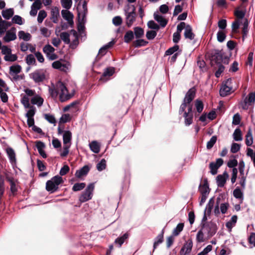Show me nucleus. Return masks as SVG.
Instances as JSON below:
<instances>
[{
	"mask_svg": "<svg viewBox=\"0 0 255 255\" xmlns=\"http://www.w3.org/2000/svg\"><path fill=\"white\" fill-rule=\"evenodd\" d=\"M49 92L52 97L56 98L59 95V99L62 102H65L71 98V96L68 93V90L63 83L58 82L55 86L49 89Z\"/></svg>",
	"mask_w": 255,
	"mask_h": 255,
	"instance_id": "nucleus-1",
	"label": "nucleus"
},
{
	"mask_svg": "<svg viewBox=\"0 0 255 255\" xmlns=\"http://www.w3.org/2000/svg\"><path fill=\"white\" fill-rule=\"evenodd\" d=\"M72 133L69 130H65L63 133V149H60V156H66L69 152V148L71 145Z\"/></svg>",
	"mask_w": 255,
	"mask_h": 255,
	"instance_id": "nucleus-2",
	"label": "nucleus"
},
{
	"mask_svg": "<svg viewBox=\"0 0 255 255\" xmlns=\"http://www.w3.org/2000/svg\"><path fill=\"white\" fill-rule=\"evenodd\" d=\"M63 182V180L61 176L58 175L55 176L47 181L46 189L48 191L53 193L58 189L59 185Z\"/></svg>",
	"mask_w": 255,
	"mask_h": 255,
	"instance_id": "nucleus-3",
	"label": "nucleus"
},
{
	"mask_svg": "<svg viewBox=\"0 0 255 255\" xmlns=\"http://www.w3.org/2000/svg\"><path fill=\"white\" fill-rule=\"evenodd\" d=\"M135 7L133 5L128 4L125 8L126 23L128 27H130L135 20Z\"/></svg>",
	"mask_w": 255,
	"mask_h": 255,
	"instance_id": "nucleus-4",
	"label": "nucleus"
},
{
	"mask_svg": "<svg viewBox=\"0 0 255 255\" xmlns=\"http://www.w3.org/2000/svg\"><path fill=\"white\" fill-rule=\"evenodd\" d=\"M24 93L20 95L21 97V103L25 109H27L30 107L29 103V97L34 96L35 94V91L30 89L29 88H26L24 90Z\"/></svg>",
	"mask_w": 255,
	"mask_h": 255,
	"instance_id": "nucleus-5",
	"label": "nucleus"
},
{
	"mask_svg": "<svg viewBox=\"0 0 255 255\" xmlns=\"http://www.w3.org/2000/svg\"><path fill=\"white\" fill-rule=\"evenodd\" d=\"M60 37L65 43H69L71 40H73L74 44L77 45L78 43V36L75 30H71L70 33L66 32H62L60 34Z\"/></svg>",
	"mask_w": 255,
	"mask_h": 255,
	"instance_id": "nucleus-6",
	"label": "nucleus"
},
{
	"mask_svg": "<svg viewBox=\"0 0 255 255\" xmlns=\"http://www.w3.org/2000/svg\"><path fill=\"white\" fill-rule=\"evenodd\" d=\"M94 187V183L90 184L79 197V201L81 202H85L91 199L93 196Z\"/></svg>",
	"mask_w": 255,
	"mask_h": 255,
	"instance_id": "nucleus-7",
	"label": "nucleus"
},
{
	"mask_svg": "<svg viewBox=\"0 0 255 255\" xmlns=\"http://www.w3.org/2000/svg\"><path fill=\"white\" fill-rule=\"evenodd\" d=\"M21 71V67L19 65H14L9 67V74L14 81L22 79L23 76L18 75Z\"/></svg>",
	"mask_w": 255,
	"mask_h": 255,
	"instance_id": "nucleus-8",
	"label": "nucleus"
},
{
	"mask_svg": "<svg viewBox=\"0 0 255 255\" xmlns=\"http://www.w3.org/2000/svg\"><path fill=\"white\" fill-rule=\"evenodd\" d=\"M43 51L48 59L54 60L57 58V55L54 53L55 49L50 45L47 44L43 48Z\"/></svg>",
	"mask_w": 255,
	"mask_h": 255,
	"instance_id": "nucleus-9",
	"label": "nucleus"
},
{
	"mask_svg": "<svg viewBox=\"0 0 255 255\" xmlns=\"http://www.w3.org/2000/svg\"><path fill=\"white\" fill-rule=\"evenodd\" d=\"M16 28L12 27L9 30L5 31V34L3 37V40L5 42H9L16 39Z\"/></svg>",
	"mask_w": 255,
	"mask_h": 255,
	"instance_id": "nucleus-10",
	"label": "nucleus"
},
{
	"mask_svg": "<svg viewBox=\"0 0 255 255\" xmlns=\"http://www.w3.org/2000/svg\"><path fill=\"white\" fill-rule=\"evenodd\" d=\"M231 79H228L220 89V94L222 97H225L231 93L232 87L230 86Z\"/></svg>",
	"mask_w": 255,
	"mask_h": 255,
	"instance_id": "nucleus-11",
	"label": "nucleus"
},
{
	"mask_svg": "<svg viewBox=\"0 0 255 255\" xmlns=\"http://www.w3.org/2000/svg\"><path fill=\"white\" fill-rule=\"evenodd\" d=\"M30 77L35 82H41L45 79V72L43 70H36L30 74Z\"/></svg>",
	"mask_w": 255,
	"mask_h": 255,
	"instance_id": "nucleus-12",
	"label": "nucleus"
},
{
	"mask_svg": "<svg viewBox=\"0 0 255 255\" xmlns=\"http://www.w3.org/2000/svg\"><path fill=\"white\" fill-rule=\"evenodd\" d=\"M223 164V160L221 158H218L216 162H213L210 163L209 167L210 172L213 175L217 173L218 168Z\"/></svg>",
	"mask_w": 255,
	"mask_h": 255,
	"instance_id": "nucleus-13",
	"label": "nucleus"
},
{
	"mask_svg": "<svg viewBox=\"0 0 255 255\" xmlns=\"http://www.w3.org/2000/svg\"><path fill=\"white\" fill-rule=\"evenodd\" d=\"M207 227H202V228L198 231L196 236V239L198 242H203L205 241V240L208 239L209 238L207 234Z\"/></svg>",
	"mask_w": 255,
	"mask_h": 255,
	"instance_id": "nucleus-14",
	"label": "nucleus"
},
{
	"mask_svg": "<svg viewBox=\"0 0 255 255\" xmlns=\"http://www.w3.org/2000/svg\"><path fill=\"white\" fill-rule=\"evenodd\" d=\"M69 66V63L62 62L61 61H54L52 64V66L53 68L59 69L63 71H66L68 70Z\"/></svg>",
	"mask_w": 255,
	"mask_h": 255,
	"instance_id": "nucleus-15",
	"label": "nucleus"
},
{
	"mask_svg": "<svg viewBox=\"0 0 255 255\" xmlns=\"http://www.w3.org/2000/svg\"><path fill=\"white\" fill-rule=\"evenodd\" d=\"M192 107L191 105L188 106V112H185L183 117L185 118V123L186 125L189 126L192 123L193 114L192 113Z\"/></svg>",
	"mask_w": 255,
	"mask_h": 255,
	"instance_id": "nucleus-16",
	"label": "nucleus"
},
{
	"mask_svg": "<svg viewBox=\"0 0 255 255\" xmlns=\"http://www.w3.org/2000/svg\"><path fill=\"white\" fill-rule=\"evenodd\" d=\"M228 178L229 175L226 171L223 174L218 175L216 177L217 185L219 187H223Z\"/></svg>",
	"mask_w": 255,
	"mask_h": 255,
	"instance_id": "nucleus-17",
	"label": "nucleus"
},
{
	"mask_svg": "<svg viewBox=\"0 0 255 255\" xmlns=\"http://www.w3.org/2000/svg\"><path fill=\"white\" fill-rule=\"evenodd\" d=\"M218 202L219 201L220 199L218 198ZM229 204L228 203H223L221 204L220 205V211L219 210V205L218 203H217V205L216 206L215 209H214V213L218 215L220 213V212L223 214H225L228 208H229Z\"/></svg>",
	"mask_w": 255,
	"mask_h": 255,
	"instance_id": "nucleus-18",
	"label": "nucleus"
},
{
	"mask_svg": "<svg viewBox=\"0 0 255 255\" xmlns=\"http://www.w3.org/2000/svg\"><path fill=\"white\" fill-rule=\"evenodd\" d=\"M203 227H207V235L208 237L211 238L212 237L217 231V227L215 224L210 223L206 225H204Z\"/></svg>",
	"mask_w": 255,
	"mask_h": 255,
	"instance_id": "nucleus-19",
	"label": "nucleus"
},
{
	"mask_svg": "<svg viewBox=\"0 0 255 255\" xmlns=\"http://www.w3.org/2000/svg\"><path fill=\"white\" fill-rule=\"evenodd\" d=\"M196 90L195 88H191L186 93L184 99L185 102L190 104L191 101L194 99L195 96Z\"/></svg>",
	"mask_w": 255,
	"mask_h": 255,
	"instance_id": "nucleus-20",
	"label": "nucleus"
},
{
	"mask_svg": "<svg viewBox=\"0 0 255 255\" xmlns=\"http://www.w3.org/2000/svg\"><path fill=\"white\" fill-rule=\"evenodd\" d=\"M61 14L63 18L67 20L69 24H72L73 23V15L70 11L67 9L62 10Z\"/></svg>",
	"mask_w": 255,
	"mask_h": 255,
	"instance_id": "nucleus-21",
	"label": "nucleus"
},
{
	"mask_svg": "<svg viewBox=\"0 0 255 255\" xmlns=\"http://www.w3.org/2000/svg\"><path fill=\"white\" fill-rule=\"evenodd\" d=\"M30 101L32 104L36 105L39 107L43 105L44 102L43 99L39 95H37L35 93L34 96H33V97L31 98Z\"/></svg>",
	"mask_w": 255,
	"mask_h": 255,
	"instance_id": "nucleus-22",
	"label": "nucleus"
},
{
	"mask_svg": "<svg viewBox=\"0 0 255 255\" xmlns=\"http://www.w3.org/2000/svg\"><path fill=\"white\" fill-rule=\"evenodd\" d=\"M154 18L162 27H165L167 23V20L163 16L159 15L158 12L154 13Z\"/></svg>",
	"mask_w": 255,
	"mask_h": 255,
	"instance_id": "nucleus-23",
	"label": "nucleus"
},
{
	"mask_svg": "<svg viewBox=\"0 0 255 255\" xmlns=\"http://www.w3.org/2000/svg\"><path fill=\"white\" fill-rule=\"evenodd\" d=\"M18 36L20 40H23L25 41H29L31 38V34L28 32L20 30L18 32Z\"/></svg>",
	"mask_w": 255,
	"mask_h": 255,
	"instance_id": "nucleus-24",
	"label": "nucleus"
},
{
	"mask_svg": "<svg viewBox=\"0 0 255 255\" xmlns=\"http://www.w3.org/2000/svg\"><path fill=\"white\" fill-rule=\"evenodd\" d=\"M184 36L186 38L192 40L194 38V34L192 32L191 27L189 25H187L185 27Z\"/></svg>",
	"mask_w": 255,
	"mask_h": 255,
	"instance_id": "nucleus-25",
	"label": "nucleus"
},
{
	"mask_svg": "<svg viewBox=\"0 0 255 255\" xmlns=\"http://www.w3.org/2000/svg\"><path fill=\"white\" fill-rule=\"evenodd\" d=\"M45 147L44 144L41 141H38L36 143V147L39 153L43 158H46L47 155L46 153L44 150V148Z\"/></svg>",
	"mask_w": 255,
	"mask_h": 255,
	"instance_id": "nucleus-26",
	"label": "nucleus"
},
{
	"mask_svg": "<svg viewBox=\"0 0 255 255\" xmlns=\"http://www.w3.org/2000/svg\"><path fill=\"white\" fill-rule=\"evenodd\" d=\"M89 169L87 166H85L76 172L75 176L77 178H81L86 175L89 172Z\"/></svg>",
	"mask_w": 255,
	"mask_h": 255,
	"instance_id": "nucleus-27",
	"label": "nucleus"
},
{
	"mask_svg": "<svg viewBox=\"0 0 255 255\" xmlns=\"http://www.w3.org/2000/svg\"><path fill=\"white\" fill-rule=\"evenodd\" d=\"M11 23L6 21H1L0 22V36L4 33L7 28L10 26Z\"/></svg>",
	"mask_w": 255,
	"mask_h": 255,
	"instance_id": "nucleus-28",
	"label": "nucleus"
},
{
	"mask_svg": "<svg viewBox=\"0 0 255 255\" xmlns=\"http://www.w3.org/2000/svg\"><path fill=\"white\" fill-rule=\"evenodd\" d=\"M115 42L114 41H111L109 42L108 44L103 46L99 50V54L101 55L102 56L104 55L106 53L108 49L113 46Z\"/></svg>",
	"mask_w": 255,
	"mask_h": 255,
	"instance_id": "nucleus-29",
	"label": "nucleus"
},
{
	"mask_svg": "<svg viewBox=\"0 0 255 255\" xmlns=\"http://www.w3.org/2000/svg\"><path fill=\"white\" fill-rule=\"evenodd\" d=\"M91 150L95 153H98L100 150V145L96 141H93L89 144Z\"/></svg>",
	"mask_w": 255,
	"mask_h": 255,
	"instance_id": "nucleus-30",
	"label": "nucleus"
},
{
	"mask_svg": "<svg viewBox=\"0 0 255 255\" xmlns=\"http://www.w3.org/2000/svg\"><path fill=\"white\" fill-rule=\"evenodd\" d=\"M51 19L53 22H57V18L59 15V10L57 7H54L51 10Z\"/></svg>",
	"mask_w": 255,
	"mask_h": 255,
	"instance_id": "nucleus-31",
	"label": "nucleus"
},
{
	"mask_svg": "<svg viewBox=\"0 0 255 255\" xmlns=\"http://www.w3.org/2000/svg\"><path fill=\"white\" fill-rule=\"evenodd\" d=\"M6 153L8 156L11 162L13 163L16 161L15 154L14 150L10 147L7 148L6 149Z\"/></svg>",
	"mask_w": 255,
	"mask_h": 255,
	"instance_id": "nucleus-32",
	"label": "nucleus"
},
{
	"mask_svg": "<svg viewBox=\"0 0 255 255\" xmlns=\"http://www.w3.org/2000/svg\"><path fill=\"white\" fill-rule=\"evenodd\" d=\"M163 234L164 231L162 230L160 234H159L157 237L155 238V241L153 244V248L155 249L157 246L161 244L163 240Z\"/></svg>",
	"mask_w": 255,
	"mask_h": 255,
	"instance_id": "nucleus-33",
	"label": "nucleus"
},
{
	"mask_svg": "<svg viewBox=\"0 0 255 255\" xmlns=\"http://www.w3.org/2000/svg\"><path fill=\"white\" fill-rule=\"evenodd\" d=\"M14 13V11L12 8H9L2 11V16L6 19H9Z\"/></svg>",
	"mask_w": 255,
	"mask_h": 255,
	"instance_id": "nucleus-34",
	"label": "nucleus"
},
{
	"mask_svg": "<svg viewBox=\"0 0 255 255\" xmlns=\"http://www.w3.org/2000/svg\"><path fill=\"white\" fill-rule=\"evenodd\" d=\"M237 221V217L233 216L232 217L231 220L226 223L227 228L231 231L232 228L235 226Z\"/></svg>",
	"mask_w": 255,
	"mask_h": 255,
	"instance_id": "nucleus-35",
	"label": "nucleus"
},
{
	"mask_svg": "<svg viewBox=\"0 0 255 255\" xmlns=\"http://www.w3.org/2000/svg\"><path fill=\"white\" fill-rule=\"evenodd\" d=\"M253 142V138L251 129L249 130L246 136V143L248 146H251Z\"/></svg>",
	"mask_w": 255,
	"mask_h": 255,
	"instance_id": "nucleus-36",
	"label": "nucleus"
},
{
	"mask_svg": "<svg viewBox=\"0 0 255 255\" xmlns=\"http://www.w3.org/2000/svg\"><path fill=\"white\" fill-rule=\"evenodd\" d=\"M199 191L202 195L208 196L209 193V188L206 184L200 186Z\"/></svg>",
	"mask_w": 255,
	"mask_h": 255,
	"instance_id": "nucleus-37",
	"label": "nucleus"
},
{
	"mask_svg": "<svg viewBox=\"0 0 255 255\" xmlns=\"http://www.w3.org/2000/svg\"><path fill=\"white\" fill-rule=\"evenodd\" d=\"M184 227L183 223H179L177 225L176 227L174 229L172 232V236H177L183 230Z\"/></svg>",
	"mask_w": 255,
	"mask_h": 255,
	"instance_id": "nucleus-38",
	"label": "nucleus"
},
{
	"mask_svg": "<svg viewBox=\"0 0 255 255\" xmlns=\"http://www.w3.org/2000/svg\"><path fill=\"white\" fill-rule=\"evenodd\" d=\"M12 22L13 23L21 25L24 23V20L19 15H15L12 18Z\"/></svg>",
	"mask_w": 255,
	"mask_h": 255,
	"instance_id": "nucleus-39",
	"label": "nucleus"
},
{
	"mask_svg": "<svg viewBox=\"0 0 255 255\" xmlns=\"http://www.w3.org/2000/svg\"><path fill=\"white\" fill-rule=\"evenodd\" d=\"M192 247V242L191 241H188L185 244L183 247L182 248V251L184 252L185 254L188 253L191 251Z\"/></svg>",
	"mask_w": 255,
	"mask_h": 255,
	"instance_id": "nucleus-40",
	"label": "nucleus"
},
{
	"mask_svg": "<svg viewBox=\"0 0 255 255\" xmlns=\"http://www.w3.org/2000/svg\"><path fill=\"white\" fill-rule=\"evenodd\" d=\"M233 137L236 141H241L243 139L242 132L239 128H237L234 132Z\"/></svg>",
	"mask_w": 255,
	"mask_h": 255,
	"instance_id": "nucleus-41",
	"label": "nucleus"
},
{
	"mask_svg": "<svg viewBox=\"0 0 255 255\" xmlns=\"http://www.w3.org/2000/svg\"><path fill=\"white\" fill-rule=\"evenodd\" d=\"M195 106L197 111L199 113H201L204 107L202 102L200 100H196L195 101Z\"/></svg>",
	"mask_w": 255,
	"mask_h": 255,
	"instance_id": "nucleus-42",
	"label": "nucleus"
},
{
	"mask_svg": "<svg viewBox=\"0 0 255 255\" xmlns=\"http://www.w3.org/2000/svg\"><path fill=\"white\" fill-rule=\"evenodd\" d=\"M248 25L249 22L248 20L245 19L243 23V39L244 40L247 35L248 32Z\"/></svg>",
	"mask_w": 255,
	"mask_h": 255,
	"instance_id": "nucleus-43",
	"label": "nucleus"
},
{
	"mask_svg": "<svg viewBox=\"0 0 255 255\" xmlns=\"http://www.w3.org/2000/svg\"><path fill=\"white\" fill-rule=\"evenodd\" d=\"M47 16V13L44 10H41L39 11L38 17L37 21L38 23H41L42 22L43 19Z\"/></svg>",
	"mask_w": 255,
	"mask_h": 255,
	"instance_id": "nucleus-44",
	"label": "nucleus"
},
{
	"mask_svg": "<svg viewBox=\"0 0 255 255\" xmlns=\"http://www.w3.org/2000/svg\"><path fill=\"white\" fill-rule=\"evenodd\" d=\"M133 38V33L132 31L127 32L124 36V40L126 43L129 42Z\"/></svg>",
	"mask_w": 255,
	"mask_h": 255,
	"instance_id": "nucleus-45",
	"label": "nucleus"
},
{
	"mask_svg": "<svg viewBox=\"0 0 255 255\" xmlns=\"http://www.w3.org/2000/svg\"><path fill=\"white\" fill-rule=\"evenodd\" d=\"M17 59V57L15 54H11V52L8 55L4 56V59L6 61L14 62Z\"/></svg>",
	"mask_w": 255,
	"mask_h": 255,
	"instance_id": "nucleus-46",
	"label": "nucleus"
},
{
	"mask_svg": "<svg viewBox=\"0 0 255 255\" xmlns=\"http://www.w3.org/2000/svg\"><path fill=\"white\" fill-rule=\"evenodd\" d=\"M234 196L237 198L243 200V193L241 191V189L239 188H236L234 190L233 192Z\"/></svg>",
	"mask_w": 255,
	"mask_h": 255,
	"instance_id": "nucleus-47",
	"label": "nucleus"
},
{
	"mask_svg": "<svg viewBox=\"0 0 255 255\" xmlns=\"http://www.w3.org/2000/svg\"><path fill=\"white\" fill-rule=\"evenodd\" d=\"M214 204V201L213 198H212L209 200V202L206 206V209L205 210V212H207L208 214L210 213L211 210L213 207Z\"/></svg>",
	"mask_w": 255,
	"mask_h": 255,
	"instance_id": "nucleus-48",
	"label": "nucleus"
},
{
	"mask_svg": "<svg viewBox=\"0 0 255 255\" xmlns=\"http://www.w3.org/2000/svg\"><path fill=\"white\" fill-rule=\"evenodd\" d=\"M61 3L62 6L67 9H68L71 8L72 4V0H61Z\"/></svg>",
	"mask_w": 255,
	"mask_h": 255,
	"instance_id": "nucleus-49",
	"label": "nucleus"
},
{
	"mask_svg": "<svg viewBox=\"0 0 255 255\" xmlns=\"http://www.w3.org/2000/svg\"><path fill=\"white\" fill-rule=\"evenodd\" d=\"M85 186L86 184L84 183H76L73 185L72 189L74 191H80L84 189Z\"/></svg>",
	"mask_w": 255,
	"mask_h": 255,
	"instance_id": "nucleus-50",
	"label": "nucleus"
},
{
	"mask_svg": "<svg viewBox=\"0 0 255 255\" xmlns=\"http://www.w3.org/2000/svg\"><path fill=\"white\" fill-rule=\"evenodd\" d=\"M244 167H245V164L244 162L242 161V162H240L239 164V171L241 174L243 175L242 176V179H243V183H242V186L245 185V177L244 176Z\"/></svg>",
	"mask_w": 255,
	"mask_h": 255,
	"instance_id": "nucleus-51",
	"label": "nucleus"
},
{
	"mask_svg": "<svg viewBox=\"0 0 255 255\" xmlns=\"http://www.w3.org/2000/svg\"><path fill=\"white\" fill-rule=\"evenodd\" d=\"M29 110L26 114V117L29 118H33L36 112V109L34 107L30 105Z\"/></svg>",
	"mask_w": 255,
	"mask_h": 255,
	"instance_id": "nucleus-52",
	"label": "nucleus"
},
{
	"mask_svg": "<svg viewBox=\"0 0 255 255\" xmlns=\"http://www.w3.org/2000/svg\"><path fill=\"white\" fill-rule=\"evenodd\" d=\"M134 34L136 38H140L142 36L144 31L142 28L139 27H136L134 28Z\"/></svg>",
	"mask_w": 255,
	"mask_h": 255,
	"instance_id": "nucleus-53",
	"label": "nucleus"
},
{
	"mask_svg": "<svg viewBox=\"0 0 255 255\" xmlns=\"http://www.w3.org/2000/svg\"><path fill=\"white\" fill-rule=\"evenodd\" d=\"M106 167V161L105 159H103L97 165V169L98 171H101L105 169Z\"/></svg>",
	"mask_w": 255,
	"mask_h": 255,
	"instance_id": "nucleus-54",
	"label": "nucleus"
},
{
	"mask_svg": "<svg viewBox=\"0 0 255 255\" xmlns=\"http://www.w3.org/2000/svg\"><path fill=\"white\" fill-rule=\"evenodd\" d=\"M26 63L29 65H34L35 63L34 56L32 54L28 55L26 57Z\"/></svg>",
	"mask_w": 255,
	"mask_h": 255,
	"instance_id": "nucleus-55",
	"label": "nucleus"
},
{
	"mask_svg": "<svg viewBox=\"0 0 255 255\" xmlns=\"http://www.w3.org/2000/svg\"><path fill=\"white\" fill-rule=\"evenodd\" d=\"M128 238V235L127 234H125L122 237L120 238H117L115 240V243L118 244L120 246L124 243L125 240H126Z\"/></svg>",
	"mask_w": 255,
	"mask_h": 255,
	"instance_id": "nucleus-56",
	"label": "nucleus"
},
{
	"mask_svg": "<svg viewBox=\"0 0 255 255\" xmlns=\"http://www.w3.org/2000/svg\"><path fill=\"white\" fill-rule=\"evenodd\" d=\"M217 40L220 42H223L226 38V34L223 31H219L217 34Z\"/></svg>",
	"mask_w": 255,
	"mask_h": 255,
	"instance_id": "nucleus-57",
	"label": "nucleus"
},
{
	"mask_svg": "<svg viewBox=\"0 0 255 255\" xmlns=\"http://www.w3.org/2000/svg\"><path fill=\"white\" fill-rule=\"evenodd\" d=\"M115 70L114 68H107L103 73V77L111 76L114 73Z\"/></svg>",
	"mask_w": 255,
	"mask_h": 255,
	"instance_id": "nucleus-58",
	"label": "nucleus"
},
{
	"mask_svg": "<svg viewBox=\"0 0 255 255\" xmlns=\"http://www.w3.org/2000/svg\"><path fill=\"white\" fill-rule=\"evenodd\" d=\"M240 27V22L239 20H236L232 23V31L234 33H237L239 30V28Z\"/></svg>",
	"mask_w": 255,
	"mask_h": 255,
	"instance_id": "nucleus-59",
	"label": "nucleus"
},
{
	"mask_svg": "<svg viewBox=\"0 0 255 255\" xmlns=\"http://www.w3.org/2000/svg\"><path fill=\"white\" fill-rule=\"evenodd\" d=\"M217 140V137L215 136H213L210 140L207 143V147L208 149L211 148L215 144Z\"/></svg>",
	"mask_w": 255,
	"mask_h": 255,
	"instance_id": "nucleus-60",
	"label": "nucleus"
},
{
	"mask_svg": "<svg viewBox=\"0 0 255 255\" xmlns=\"http://www.w3.org/2000/svg\"><path fill=\"white\" fill-rule=\"evenodd\" d=\"M112 21L115 26H119L122 23V18L120 16H117L113 18Z\"/></svg>",
	"mask_w": 255,
	"mask_h": 255,
	"instance_id": "nucleus-61",
	"label": "nucleus"
},
{
	"mask_svg": "<svg viewBox=\"0 0 255 255\" xmlns=\"http://www.w3.org/2000/svg\"><path fill=\"white\" fill-rule=\"evenodd\" d=\"M41 34L44 37H49L50 35V31L46 27H41L40 29Z\"/></svg>",
	"mask_w": 255,
	"mask_h": 255,
	"instance_id": "nucleus-62",
	"label": "nucleus"
},
{
	"mask_svg": "<svg viewBox=\"0 0 255 255\" xmlns=\"http://www.w3.org/2000/svg\"><path fill=\"white\" fill-rule=\"evenodd\" d=\"M157 33L155 31L150 30L146 32V36L149 40L153 39L156 35Z\"/></svg>",
	"mask_w": 255,
	"mask_h": 255,
	"instance_id": "nucleus-63",
	"label": "nucleus"
},
{
	"mask_svg": "<svg viewBox=\"0 0 255 255\" xmlns=\"http://www.w3.org/2000/svg\"><path fill=\"white\" fill-rule=\"evenodd\" d=\"M212 250V246L211 245L207 246L202 252L199 253L198 255H207Z\"/></svg>",
	"mask_w": 255,
	"mask_h": 255,
	"instance_id": "nucleus-64",
	"label": "nucleus"
}]
</instances>
